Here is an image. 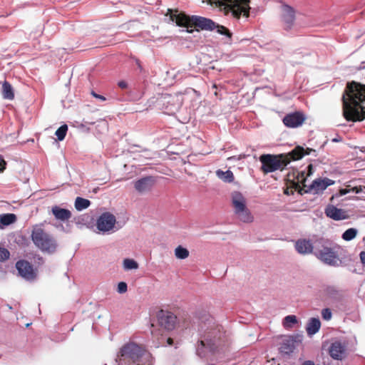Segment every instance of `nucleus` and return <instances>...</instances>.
<instances>
[{
	"label": "nucleus",
	"instance_id": "f257e3e1",
	"mask_svg": "<svg viewBox=\"0 0 365 365\" xmlns=\"http://www.w3.org/2000/svg\"><path fill=\"white\" fill-rule=\"evenodd\" d=\"M342 109L347 121L365 119V85L356 81L347 83L342 96Z\"/></svg>",
	"mask_w": 365,
	"mask_h": 365
},
{
	"label": "nucleus",
	"instance_id": "f03ea898",
	"mask_svg": "<svg viewBox=\"0 0 365 365\" xmlns=\"http://www.w3.org/2000/svg\"><path fill=\"white\" fill-rule=\"evenodd\" d=\"M312 153H316V150L312 148H304L302 146L297 145L287 154L262 155L259 157V160L262 163L261 170L265 174L272 173L278 170H283L290 163L291 160H300L304 155H310Z\"/></svg>",
	"mask_w": 365,
	"mask_h": 365
},
{
	"label": "nucleus",
	"instance_id": "7ed1b4c3",
	"mask_svg": "<svg viewBox=\"0 0 365 365\" xmlns=\"http://www.w3.org/2000/svg\"><path fill=\"white\" fill-rule=\"evenodd\" d=\"M150 353L143 346L130 342L120 348L115 360L118 365H150Z\"/></svg>",
	"mask_w": 365,
	"mask_h": 365
},
{
	"label": "nucleus",
	"instance_id": "20e7f679",
	"mask_svg": "<svg viewBox=\"0 0 365 365\" xmlns=\"http://www.w3.org/2000/svg\"><path fill=\"white\" fill-rule=\"evenodd\" d=\"M211 5L218 8L225 16L230 14L236 19L245 16L248 18L250 16V0H209Z\"/></svg>",
	"mask_w": 365,
	"mask_h": 365
},
{
	"label": "nucleus",
	"instance_id": "39448f33",
	"mask_svg": "<svg viewBox=\"0 0 365 365\" xmlns=\"http://www.w3.org/2000/svg\"><path fill=\"white\" fill-rule=\"evenodd\" d=\"M31 238L34 245L41 251L49 254L56 252L58 246L56 239L41 225H36L33 227Z\"/></svg>",
	"mask_w": 365,
	"mask_h": 365
},
{
	"label": "nucleus",
	"instance_id": "423d86ee",
	"mask_svg": "<svg viewBox=\"0 0 365 365\" xmlns=\"http://www.w3.org/2000/svg\"><path fill=\"white\" fill-rule=\"evenodd\" d=\"M231 198L234 212L240 220L243 222H252L253 221V216L247 207L246 199L242 194L235 191L232 193Z\"/></svg>",
	"mask_w": 365,
	"mask_h": 365
},
{
	"label": "nucleus",
	"instance_id": "0eeeda50",
	"mask_svg": "<svg viewBox=\"0 0 365 365\" xmlns=\"http://www.w3.org/2000/svg\"><path fill=\"white\" fill-rule=\"evenodd\" d=\"M314 255L324 263L331 266H337L341 262L335 247L323 245L320 249L316 250Z\"/></svg>",
	"mask_w": 365,
	"mask_h": 365
},
{
	"label": "nucleus",
	"instance_id": "6e6552de",
	"mask_svg": "<svg viewBox=\"0 0 365 365\" xmlns=\"http://www.w3.org/2000/svg\"><path fill=\"white\" fill-rule=\"evenodd\" d=\"M158 323L162 331H170L175 329L177 317L171 312L161 309L157 314Z\"/></svg>",
	"mask_w": 365,
	"mask_h": 365
},
{
	"label": "nucleus",
	"instance_id": "1a4fd4ad",
	"mask_svg": "<svg viewBox=\"0 0 365 365\" xmlns=\"http://www.w3.org/2000/svg\"><path fill=\"white\" fill-rule=\"evenodd\" d=\"M116 224V218L109 212L102 213L96 221V227L99 232L106 233L113 230Z\"/></svg>",
	"mask_w": 365,
	"mask_h": 365
},
{
	"label": "nucleus",
	"instance_id": "9d476101",
	"mask_svg": "<svg viewBox=\"0 0 365 365\" xmlns=\"http://www.w3.org/2000/svg\"><path fill=\"white\" fill-rule=\"evenodd\" d=\"M19 275L26 280H33L36 277V271L27 260L20 259L15 265Z\"/></svg>",
	"mask_w": 365,
	"mask_h": 365
},
{
	"label": "nucleus",
	"instance_id": "9b49d317",
	"mask_svg": "<svg viewBox=\"0 0 365 365\" xmlns=\"http://www.w3.org/2000/svg\"><path fill=\"white\" fill-rule=\"evenodd\" d=\"M156 180L153 176H145L133 182L135 191L139 194L150 192L155 185Z\"/></svg>",
	"mask_w": 365,
	"mask_h": 365
},
{
	"label": "nucleus",
	"instance_id": "f8f14e48",
	"mask_svg": "<svg viewBox=\"0 0 365 365\" xmlns=\"http://www.w3.org/2000/svg\"><path fill=\"white\" fill-rule=\"evenodd\" d=\"M191 27H195L197 31L207 30L212 31L215 29L216 23L210 19L200 16H191Z\"/></svg>",
	"mask_w": 365,
	"mask_h": 365
},
{
	"label": "nucleus",
	"instance_id": "ddd939ff",
	"mask_svg": "<svg viewBox=\"0 0 365 365\" xmlns=\"http://www.w3.org/2000/svg\"><path fill=\"white\" fill-rule=\"evenodd\" d=\"M166 15L170 16V19L172 21L175 22L177 26L180 27H191V16L185 14L184 12L178 13V10H173L169 9Z\"/></svg>",
	"mask_w": 365,
	"mask_h": 365
},
{
	"label": "nucleus",
	"instance_id": "4468645a",
	"mask_svg": "<svg viewBox=\"0 0 365 365\" xmlns=\"http://www.w3.org/2000/svg\"><path fill=\"white\" fill-rule=\"evenodd\" d=\"M334 183V181L329 179L327 178H317L314 180L312 184L307 186V189H303L305 192H314L319 193L320 192L324 191L327 187L329 185H331Z\"/></svg>",
	"mask_w": 365,
	"mask_h": 365
},
{
	"label": "nucleus",
	"instance_id": "2eb2a0df",
	"mask_svg": "<svg viewBox=\"0 0 365 365\" xmlns=\"http://www.w3.org/2000/svg\"><path fill=\"white\" fill-rule=\"evenodd\" d=\"M169 331H162L161 329H153L151 331L153 340L156 341L157 346H173L174 344L172 337L168 336Z\"/></svg>",
	"mask_w": 365,
	"mask_h": 365
},
{
	"label": "nucleus",
	"instance_id": "dca6fc26",
	"mask_svg": "<svg viewBox=\"0 0 365 365\" xmlns=\"http://www.w3.org/2000/svg\"><path fill=\"white\" fill-rule=\"evenodd\" d=\"M304 120V114L299 111L287 114L283 118L284 124L288 128H297L302 125Z\"/></svg>",
	"mask_w": 365,
	"mask_h": 365
},
{
	"label": "nucleus",
	"instance_id": "f3484780",
	"mask_svg": "<svg viewBox=\"0 0 365 365\" xmlns=\"http://www.w3.org/2000/svg\"><path fill=\"white\" fill-rule=\"evenodd\" d=\"M296 340L292 336H284L279 344V351L282 356H290L296 348Z\"/></svg>",
	"mask_w": 365,
	"mask_h": 365
},
{
	"label": "nucleus",
	"instance_id": "a211bd4d",
	"mask_svg": "<svg viewBox=\"0 0 365 365\" xmlns=\"http://www.w3.org/2000/svg\"><path fill=\"white\" fill-rule=\"evenodd\" d=\"M282 19L286 30H289L294 25L295 21L294 9L287 4L282 6Z\"/></svg>",
	"mask_w": 365,
	"mask_h": 365
},
{
	"label": "nucleus",
	"instance_id": "6ab92c4d",
	"mask_svg": "<svg viewBox=\"0 0 365 365\" xmlns=\"http://www.w3.org/2000/svg\"><path fill=\"white\" fill-rule=\"evenodd\" d=\"M325 214L328 217L334 220H341L349 218V215L346 210L337 208L332 205H329L326 207Z\"/></svg>",
	"mask_w": 365,
	"mask_h": 365
},
{
	"label": "nucleus",
	"instance_id": "aec40b11",
	"mask_svg": "<svg viewBox=\"0 0 365 365\" xmlns=\"http://www.w3.org/2000/svg\"><path fill=\"white\" fill-rule=\"evenodd\" d=\"M329 353L334 359L341 360L346 356V346L341 341H334L331 344Z\"/></svg>",
	"mask_w": 365,
	"mask_h": 365
},
{
	"label": "nucleus",
	"instance_id": "412c9836",
	"mask_svg": "<svg viewBox=\"0 0 365 365\" xmlns=\"http://www.w3.org/2000/svg\"><path fill=\"white\" fill-rule=\"evenodd\" d=\"M307 174L305 171L299 173L297 176V182H293L295 190H299V192H301L302 189H304L307 187L306 185L307 177L311 175L313 173V166L312 164L307 166Z\"/></svg>",
	"mask_w": 365,
	"mask_h": 365
},
{
	"label": "nucleus",
	"instance_id": "4be33fe9",
	"mask_svg": "<svg viewBox=\"0 0 365 365\" xmlns=\"http://www.w3.org/2000/svg\"><path fill=\"white\" fill-rule=\"evenodd\" d=\"M295 248L299 253L302 255L310 254L313 251L311 241L305 239L297 240L295 243Z\"/></svg>",
	"mask_w": 365,
	"mask_h": 365
},
{
	"label": "nucleus",
	"instance_id": "5701e85b",
	"mask_svg": "<svg viewBox=\"0 0 365 365\" xmlns=\"http://www.w3.org/2000/svg\"><path fill=\"white\" fill-rule=\"evenodd\" d=\"M51 211L56 219L61 221L68 220L72 215L69 210L58 206L53 207Z\"/></svg>",
	"mask_w": 365,
	"mask_h": 365
},
{
	"label": "nucleus",
	"instance_id": "b1692460",
	"mask_svg": "<svg viewBox=\"0 0 365 365\" xmlns=\"http://www.w3.org/2000/svg\"><path fill=\"white\" fill-rule=\"evenodd\" d=\"M321 322L318 318H311L307 323L306 331L308 335L312 336L319 330Z\"/></svg>",
	"mask_w": 365,
	"mask_h": 365
},
{
	"label": "nucleus",
	"instance_id": "393cba45",
	"mask_svg": "<svg viewBox=\"0 0 365 365\" xmlns=\"http://www.w3.org/2000/svg\"><path fill=\"white\" fill-rule=\"evenodd\" d=\"M16 221V216L13 213L0 215V229L10 225Z\"/></svg>",
	"mask_w": 365,
	"mask_h": 365
},
{
	"label": "nucleus",
	"instance_id": "a878e982",
	"mask_svg": "<svg viewBox=\"0 0 365 365\" xmlns=\"http://www.w3.org/2000/svg\"><path fill=\"white\" fill-rule=\"evenodd\" d=\"M2 96L3 98L8 100L14 98V93L11 85L6 81L2 84Z\"/></svg>",
	"mask_w": 365,
	"mask_h": 365
},
{
	"label": "nucleus",
	"instance_id": "bb28decb",
	"mask_svg": "<svg viewBox=\"0 0 365 365\" xmlns=\"http://www.w3.org/2000/svg\"><path fill=\"white\" fill-rule=\"evenodd\" d=\"M216 175L220 179L227 182H231L235 179L232 172L229 170L226 171L218 170L216 171Z\"/></svg>",
	"mask_w": 365,
	"mask_h": 365
},
{
	"label": "nucleus",
	"instance_id": "cd10ccee",
	"mask_svg": "<svg viewBox=\"0 0 365 365\" xmlns=\"http://www.w3.org/2000/svg\"><path fill=\"white\" fill-rule=\"evenodd\" d=\"M90 205H91L90 200L83 198V197H77L76 198L75 203H74L75 208L78 211H81L83 210L88 208L90 206Z\"/></svg>",
	"mask_w": 365,
	"mask_h": 365
},
{
	"label": "nucleus",
	"instance_id": "c85d7f7f",
	"mask_svg": "<svg viewBox=\"0 0 365 365\" xmlns=\"http://www.w3.org/2000/svg\"><path fill=\"white\" fill-rule=\"evenodd\" d=\"M189 251L187 249L182 247L181 245L178 246L175 249V255L176 258L180 259H184L189 257Z\"/></svg>",
	"mask_w": 365,
	"mask_h": 365
},
{
	"label": "nucleus",
	"instance_id": "c756f323",
	"mask_svg": "<svg viewBox=\"0 0 365 365\" xmlns=\"http://www.w3.org/2000/svg\"><path fill=\"white\" fill-rule=\"evenodd\" d=\"M357 230L355 228H349L342 234V239L345 241H350L354 239L357 235Z\"/></svg>",
	"mask_w": 365,
	"mask_h": 365
},
{
	"label": "nucleus",
	"instance_id": "7c9ffc66",
	"mask_svg": "<svg viewBox=\"0 0 365 365\" xmlns=\"http://www.w3.org/2000/svg\"><path fill=\"white\" fill-rule=\"evenodd\" d=\"M67 131H68V125H67L64 124V125H61V127H59L55 133V135H56L57 139L60 141L63 140L66 135Z\"/></svg>",
	"mask_w": 365,
	"mask_h": 365
},
{
	"label": "nucleus",
	"instance_id": "2f4dec72",
	"mask_svg": "<svg viewBox=\"0 0 365 365\" xmlns=\"http://www.w3.org/2000/svg\"><path fill=\"white\" fill-rule=\"evenodd\" d=\"M123 267L125 269H136L138 268V264L134 259H125L123 260Z\"/></svg>",
	"mask_w": 365,
	"mask_h": 365
},
{
	"label": "nucleus",
	"instance_id": "473e14b6",
	"mask_svg": "<svg viewBox=\"0 0 365 365\" xmlns=\"http://www.w3.org/2000/svg\"><path fill=\"white\" fill-rule=\"evenodd\" d=\"M297 322V317L294 315H288L284 319L283 325L284 327H290Z\"/></svg>",
	"mask_w": 365,
	"mask_h": 365
},
{
	"label": "nucleus",
	"instance_id": "72a5a7b5",
	"mask_svg": "<svg viewBox=\"0 0 365 365\" xmlns=\"http://www.w3.org/2000/svg\"><path fill=\"white\" fill-rule=\"evenodd\" d=\"M215 29H217V33L222 35H225L228 38L232 37V33L230 30L224 26L216 24Z\"/></svg>",
	"mask_w": 365,
	"mask_h": 365
},
{
	"label": "nucleus",
	"instance_id": "f704fd0d",
	"mask_svg": "<svg viewBox=\"0 0 365 365\" xmlns=\"http://www.w3.org/2000/svg\"><path fill=\"white\" fill-rule=\"evenodd\" d=\"M10 252L6 248H0V261H5L9 258Z\"/></svg>",
	"mask_w": 365,
	"mask_h": 365
},
{
	"label": "nucleus",
	"instance_id": "c9c22d12",
	"mask_svg": "<svg viewBox=\"0 0 365 365\" xmlns=\"http://www.w3.org/2000/svg\"><path fill=\"white\" fill-rule=\"evenodd\" d=\"M322 316L324 319L329 320L332 316L331 310L328 308L322 309Z\"/></svg>",
	"mask_w": 365,
	"mask_h": 365
},
{
	"label": "nucleus",
	"instance_id": "e433bc0d",
	"mask_svg": "<svg viewBox=\"0 0 365 365\" xmlns=\"http://www.w3.org/2000/svg\"><path fill=\"white\" fill-rule=\"evenodd\" d=\"M127 284L124 282H119L118 284V292L119 293H125L127 291Z\"/></svg>",
	"mask_w": 365,
	"mask_h": 365
},
{
	"label": "nucleus",
	"instance_id": "4c0bfd02",
	"mask_svg": "<svg viewBox=\"0 0 365 365\" xmlns=\"http://www.w3.org/2000/svg\"><path fill=\"white\" fill-rule=\"evenodd\" d=\"M6 163L4 160L3 157L0 155V173L3 172L6 168Z\"/></svg>",
	"mask_w": 365,
	"mask_h": 365
},
{
	"label": "nucleus",
	"instance_id": "58836bf2",
	"mask_svg": "<svg viewBox=\"0 0 365 365\" xmlns=\"http://www.w3.org/2000/svg\"><path fill=\"white\" fill-rule=\"evenodd\" d=\"M118 86L120 88H122V89H125V88H127V87H128V84H127V83H126L125 81H119V82L118 83Z\"/></svg>",
	"mask_w": 365,
	"mask_h": 365
},
{
	"label": "nucleus",
	"instance_id": "ea45409f",
	"mask_svg": "<svg viewBox=\"0 0 365 365\" xmlns=\"http://www.w3.org/2000/svg\"><path fill=\"white\" fill-rule=\"evenodd\" d=\"M91 94H92V96H93V97H95V98H98V99H100V100H101V101H106V98H105L104 96H101V95H99V94H97V93H95V92H93V91H92Z\"/></svg>",
	"mask_w": 365,
	"mask_h": 365
},
{
	"label": "nucleus",
	"instance_id": "a19ab883",
	"mask_svg": "<svg viewBox=\"0 0 365 365\" xmlns=\"http://www.w3.org/2000/svg\"><path fill=\"white\" fill-rule=\"evenodd\" d=\"M360 259L363 265L365 267V252L362 251L361 252L360 255Z\"/></svg>",
	"mask_w": 365,
	"mask_h": 365
},
{
	"label": "nucleus",
	"instance_id": "79ce46f5",
	"mask_svg": "<svg viewBox=\"0 0 365 365\" xmlns=\"http://www.w3.org/2000/svg\"><path fill=\"white\" fill-rule=\"evenodd\" d=\"M352 191L354 192L355 193H359L360 192L362 191L361 186L353 187Z\"/></svg>",
	"mask_w": 365,
	"mask_h": 365
},
{
	"label": "nucleus",
	"instance_id": "37998d69",
	"mask_svg": "<svg viewBox=\"0 0 365 365\" xmlns=\"http://www.w3.org/2000/svg\"><path fill=\"white\" fill-rule=\"evenodd\" d=\"M302 365H315L314 362L313 361L307 360L304 361Z\"/></svg>",
	"mask_w": 365,
	"mask_h": 365
},
{
	"label": "nucleus",
	"instance_id": "c03bdc74",
	"mask_svg": "<svg viewBox=\"0 0 365 365\" xmlns=\"http://www.w3.org/2000/svg\"><path fill=\"white\" fill-rule=\"evenodd\" d=\"M37 259H38V263H40V264L43 263V258L42 257H41L40 255H37Z\"/></svg>",
	"mask_w": 365,
	"mask_h": 365
},
{
	"label": "nucleus",
	"instance_id": "a18cd8bd",
	"mask_svg": "<svg viewBox=\"0 0 365 365\" xmlns=\"http://www.w3.org/2000/svg\"><path fill=\"white\" fill-rule=\"evenodd\" d=\"M348 192H349V191L346 189H342V190H340V194L341 195H346Z\"/></svg>",
	"mask_w": 365,
	"mask_h": 365
},
{
	"label": "nucleus",
	"instance_id": "49530a36",
	"mask_svg": "<svg viewBox=\"0 0 365 365\" xmlns=\"http://www.w3.org/2000/svg\"><path fill=\"white\" fill-rule=\"evenodd\" d=\"M136 63H137L138 66L141 69V66H140V61L138 60H137Z\"/></svg>",
	"mask_w": 365,
	"mask_h": 365
},
{
	"label": "nucleus",
	"instance_id": "de8ad7c7",
	"mask_svg": "<svg viewBox=\"0 0 365 365\" xmlns=\"http://www.w3.org/2000/svg\"><path fill=\"white\" fill-rule=\"evenodd\" d=\"M200 343H201V344H202V346H205V342H204V341H200Z\"/></svg>",
	"mask_w": 365,
	"mask_h": 365
},
{
	"label": "nucleus",
	"instance_id": "09e8293b",
	"mask_svg": "<svg viewBox=\"0 0 365 365\" xmlns=\"http://www.w3.org/2000/svg\"><path fill=\"white\" fill-rule=\"evenodd\" d=\"M362 64H365V62H363ZM363 68H365V66H364Z\"/></svg>",
	"mask_w": 365,
	"mask_h": 365
}]
</instances>
